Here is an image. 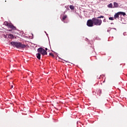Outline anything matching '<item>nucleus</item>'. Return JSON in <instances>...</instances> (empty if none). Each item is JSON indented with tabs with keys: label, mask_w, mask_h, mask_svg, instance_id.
I'll use <instances>...</instances> for the list:
<instances>
[{
	"label": "nucleus",
	"mask_w": 127,
	"mask_h": 127,
	"mask_svg": "<svg viewBox=\"0 0 127 127\" xmlns=\"http://www.w3.org/2000/svg\"><path fill=\"white\" fill-rule=\"evenodd\" d=\"M49 55H50V56H52V57H54V55L52 53H50Z\"/></svg>",
	"instance_id": "16"
},
{
	"label": "nucleus",
	"mask_w": 127,
	"mask_h": 127,
	"mask_svg": "<svg viewBox=\"0 0 127 127\" xmlns=\"http://www.w3.org/2000/svg\"><path fill=\"white\" fill-rule=\"evenodd\" d=\"M98 92L100 93V95L102 94V91L101 90H99Z\"/></svg>",
	"instance_id": "17"
},
{
	"label": "nucleus",
	"mask_w": 127,
	"mask_h": 127,
	"mask_svg": "<svg viewBox=\"0 0 127 127\" xmlns=\"http://www.w3.org/2000/svg\"><path fill=\"white\" fill-rule=\"evenodd\" d=\"M36 57H37V58L39 59V60H40L41 58V54H40V53H39L36 54Z\"/></svg>",
	"instance_id": "7"
},
{
	"label": "nucleus",
	"mask_w": 127,
	"mask_h": 127,
	"mask_svg": "<svg viewBox=\"0 0 127 127\" xmlns=\"http://www.w3.org/2000/svg\"><path fill=\"white\" fill-rule=\"evenodd\" d=\"M12 88H13V85H11V87H10V89H12Z\"/></svg>",
	"instance_id": "18"
},
{
	"label": "nucleus",
	"mask_w": 127,
	"mask_h": 127,
	"mask_svg": "<svg viewBox=\"0 0 127 127\" xmlns=\"http://www.w3.org/2000/svg\"><path fill=\"white\" fill-rule=\"evenodd\" d=\"M108 7H109V8H113V4H112V3H110L109 4H108L107 5Z\"/></svg>",
	"instance_id": "10"
},
{
	"label": "nucleus",
	"mask_w": 127,
	"mask_h": 127,
	"mask_svg": "<svg viewBox=\"0 0 127 127\" xmlns=\"http://www.w3.org/2000/svg\"><path fill=\"white\" fill-rule=\"evenodd\" d=\"M8 36H9V38H12V39L14 38V36L11 34H9Z\"/></svg>",
	"instance_id": "12"
},
{
	"label": "nucleus",
	"mask_w": 127,
	"mask_h": 127,
	"mask_svg": "<svg viewBox=\"0 0 127 127\" xmlns=\"http://www.w3.org/2000/svg\"><path fill=\"white\" fill-rule=\"evenodd\" d=\"M69 8H70V9H74L75 8V7H74L73 5H70L69 6Z\"/></svg>",
	"instance_id": "13"
},
{
	"label": "nucleus",
	"mask_w": 127,
	"mask_h": 127,
	"mask_svg": "<svg viewBox=\"0 0 127 127\" xmlns=\"http://www.w3.org/2000/svg\"><path fill=\"white\" fill-rule=\"evenodd\" d=\"M114 7H119V3L117 2H114Z\"/></svg>",
	"instance_id": "9"
},
{
	"label": "nucleus",
	"mask_w": 127,
	"mask_h": 127,
	"mask_svg": "<svg viewBox=\"0 0 127 127\" xmlns=\"http://www.w3.org/2000/svg\"><path fill=\"white\" fill-rule=\"evenodd\" d=\"M10 44L13 47H16V48L19 49H23V48L26 47V46L21 44L20 42H11Z\"/></svg>",
	"instance_id": "1"
},
{
	"label": "nucleus",
	"mask_w": 127,
	"mask_h": 127,
	"mask_svg": "<svg viewBox=\"0 0 127 127\" xmlns=\"http://www.w3.org/2000/svg\"><path fill=\"white\" fill-rule=\"evenodd\" d=\"M97 18H104V16H100L97 17Z\"/></svg>",
	"instance_id": "15"
},
{
	"label": "nucleus",
	"mask_w": 127,
	"mask_h": 127,
	"mask_svg": "<svg viewBox=\"0 0 127 127\" xmlns=\"http://www.w3.org/2000/svg\"><path fill=\"white\" fill-rule=\"evenodd\" d=\"M37 52L39 53H41V54H42V55H43V56H44V55H47V52H46V50L42 48H40L38 49Z\"/></svg>",
	"instance_id": "3"
},
{
	"label": "nucleus",
	"mask_w": 127,
	"mask_h": 127,
	"mask_svg": "<svg viewBox=\"0 0 127 127\" xmlns=\"http://www.w3.org/2000/svg\"><path fill=\"white\" fill-rule=\"evenodd\" d=\"M67 18L66 15L63 16V18L62 19V21H64L65 19Z\"/></svg>",
	"instance_id": "11"
},
{
	"label": "nucleus",
	"mask_w": 127,
	"mask_h": 127,
	"mask_svg": "<svg viewBox=\"0 0 127 127\" xmlns=\"http://www.w3.org/2000/svg\"><path fill=\"white\" fill-rule=\"evenodd\" d=\"M10 24V23H8V22L5 21L4 22L3 25H5V26H7V27H8Z\"/></svg>",
	"instance_id": "8"
},
{
	"label": "nucleus",
	"mask_w": 127,
	"mask_h": 127,
	"mask_svg": "<svg viewBox=\"0 0 127 127\" xmlns=\"http://www.w3.org/2000/svg\"><path fill=\"white\" fill-rule=\"evenodd\" d=\"M109 20H114V18L113 17H110L109 18Z\"/></svg>",
	"instance_id": "14"
},
{
	"label": "nucleus",
	"mask_w": 127,
	"mask_h": 127,
	"mask_svg": "<svg viewBox=\"0 0 127 127\" xmlns=\"http://www.w3.org/2000/svg\"><path fill=\"white\" fill-rule=\"evenodd\" d=\"M45 50H46V51H47V50H48L47 48H46L45 49Z\"/></svg>",
	"instance_id": "19"
},
{
	"label": "nucleus",
	"mask_w": 127,
	"mask_h": 127,
	"mask_svg": "<svg viewBox=\"0 0 127 127\" xmlns=\"http://www.w3.org/2000/svg\"><path fill=\"white\" fill-rule=\"evenodd\" d=\"M121 14L122 15H123L124 16H125V15H126V13L124 12H118L117 13H116L114 15V17L115 18H119V15H121Z\"/></svg>",
	"instance_id": "5"
},
{
	"label": "nucleus",
	"mask_w": 127,
	"mask_h": 127,
	"mask_svg": "<svg viewBox=\"0 0 127 127\" xmlns=\"http://www.w3.org/2000/svg\"><path fill=\"white\" fill-rule=\"evenodd\" d=\"M93 23L94 25L100 26L102 24V20L98 19V18H93Z\"/></svg>",
	"instance_id": "2"
},
{
	"label": "nucleus",
	"mask_w": 127,
	"mask_h": 127,
	"mask_svg": "<svg viewBox=\"0 0 127 127\" xmlns=\"http://www.w3.org/2000/svg\"><path fill=\"white\" fill-rule=\"evenodd\" d=\"M87 25L89 26V27H92L94 26V21L93 20V18L92 19H89L87 22Z\"/></svg>",
	"instance_id": "4"
},
{
	"label": "nucleus",
	"mask_w": 127,
	"mask_h": 127,
	"mask_svg": "<svg viewBox=\"0 0 127 127\" xmlns=\"http://www.w3.org/2000/svg\"><path fill=\"white\" fill-rule=\"evenodd\" d=\"M8 28H10L11 29H12V30H16V27H15V26H13V25H12V24L10 23V24L9 25Z\"/></svg>",
	"instance_id": "6"
}]
</instances>
